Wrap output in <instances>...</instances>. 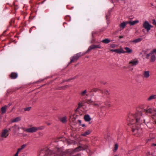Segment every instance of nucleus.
<instances>
[{
	"mask_svg": "<svg viewBox=\"0 0 156 156\" xmlns=\"http://www.w3.org/2000/svg\"><path fill=\"white\" fill-rule=\"evenodd\" d=\"M144 121L142 117L140 112H137L135 114L130 113L127 119L128 125L131 126L133 132H137L140 126Z\"/></svg>",
	"mask_w": 156,
	"mask_h": 156,
	"instance_id": "1",
	"label": "nucleus"
},
{
	"mask_svg": "<svg viewBox=\"0 0 156 156\" xmlns=\"http://www.w3.org/2000/svg\"><path fill=\"white\" fill-rule=\"evenodd\" d=\"M100 92L95 96L94 98L96 101H94L92 105L98 107L102 104L104 100L108 98L110 94L108 91L107 90H100Z\"/></svg>",
	"mask_w": 156,
	"mask_h": 156,
	"instance_id": "2",
	"label": "nucleus"
},
{
	"mask_svg": "<svg viewBox=\"0 0 156 156\" xmlns=\"http://www.w3.org/2000/svg\"><path fill=\"white\" fill-rule=\"evenodd\" d=\"M39 156H64L62 153L55 154L53 153L52 151L48 149L41 150L39 154Z\"/></svg>",
	"mask_w": 156,
	"mask_h": 156,
	"instance_id": "3",
	"label": "nucleus"
},
{
	"mask_svg": "<svg viewBox=\"0 0 156 156\" xmlns=\"http://www.w3.org/2000/svg\"><path fill=\"white\" fill-rule=\"evenodd\" d=\"M143 27L148 32L151 30V28L153 27V26L150 24L147 21H145L143 25Z\"/></svg>",
	"mask_w": 156,
	"mask_h": 156,
	"instance_id": "4",
	"label": "nucleus"
},
{
	"mask_svg": "<svg viewBox=\"0 0 156 156\" xmlns=\"http://www.w3.org/2000/svg\"><path fill=\"white\" fill-rule=\"evenodd\" d=\"M43 129V128H41L40 127H34L30 128L27 129L26 130V132L28 133H32L37 131L38 130L42 129Z\"/></svg>",
	"mask_w": 156,
	"mask_h": 156,
	"instance_id": "5",
	"label": "nucleus"
},
{
	"mask_svg": "<svg viewBox=\"0 0 156 156\" xmlns=\"http://www.w3.org/2000/svg\"><path fill=\"white\" fill-rule=\"evenodd\" d=\"M81 55H82L81 52H80L74 55L72 57L70 58V63H71L77 60Z\"/></svg>",
	"mask_w": 156,
	"mask_h": 156,
	"instance_id": "6",
	"label": "nucleus"
},
{
	"mask_svg": "<svg viewBox=\"0 0 156 156\" xmlns=\"http://www.w3.org/2000/svg\"><path fill=\"white\" fill-rule=\"evenodd\" d=\"M139 63V61L137 58L133 59L129 62V65L130 66H135Z\"/></svg>",
	"mask_w": 156,
	"mask_h": 156,
	"instance_id": "7",
	"label": "nucleus"
},
{
	"mask_svg": "<svg viewBox=\"0 0 156 156\" xmlns=\"http://www.w3.org/2000/svg\"><path fill=\"white\" fill-rule=\"evenodd\" d=\"M96 48H101V47L100 45H91L88 48L87 52H89L91 50L94 49Z\"/></svg>",
	"mask_w": 156,
	"mask_h": 156,
	"instance_id": "8",
	"label": "nucleus"
},
{
	"mask_svg": "<svg viewBox=\"0 0 156 156\" xmlns=\"http://www.w3.org/2000/svg\"><path fill=\"white\" fill-rule=\"evenodd\" d=\"M8 130L7 129H4L3 130L1 134V136L2 137L6 138L9 135V134L8 133Z\"/></svg>",
	"mask_w": 156,
	"mask_h": 156,
	"instance_id": "9",
	"label": "nucleus"
},
{
	"mask_svg": "<svg viewBox=\"0 0 156 156\" xmlns=\"http://www.w3.org/2000/svg\"><path fill=\"white\" fill-rule=\"evenodd\" d=\"M12 132L14 134L16 133L17 131H19L20 129V127L16 125L12 126Z\"/></svg>",
	"mask_w": 156,
	"mask_h": 156,
	"instance_id": "10",
	"label": "nucleus"
},
{
	"mask_svg": "<svg viewBox=\"0 0 156 156\" xmlns=\"http://www.w3.org/2000/svg\"><path fill=\"white\" fill-rule=\"evenodd\" d=\"M143 77L145 78H148L150 76V71H144L143 73Z\"/></svg>",
	"mask_w": 156,
	"mask_h": 156,
	"instance_id": "11",
	"label": "nucleus"
},
{
	"mask_svg": "<svg viewBox=\"0 0 156 156\" xmlns=\"http://www.w3.org/2000/svg\"><path fill=\"white\" fill-rule=\"evenodd\" d=\"M18 77V74L16 73L12 72L9 75L10 78L12 79H16Z\"/></svg>",
	"mask_w": 156,
	"mask_h": 156,
	"instance_id": "12",
	"label": "nucleus"
},
{
	"mask_svg": "<svg viewBox=\"0 0 156 156\" xmlns=\"http://www.w3.org/2000/svg\"><path fill=\"white\" fill-rule=\"evenodd\" d=\"M139 22L138 20H136L133 21H127V23L129 24L131 26H133L135 25L136 23H138Z\"/></svg>",
	"mask_w": 156,
	"mask_h": 156,
	"instance_id": "13",
	"label": "nucleus"
},
{
	"mask_svg": "<svg viewBox=\"0 0 156 156\" xmlns=\"http://www.w3.org/2000/svg\"><path fill=\"white\" fill-rule=\"evenodd\" d=\"M156 98V95H151L147 99L148 101H151Z\"/></svg>",
	"mask_w": 156,
	"mask_h": 156,
	"instance_id": "14",
	"label": "nucleus"
},
{
	"mask_svg": "<svg viewBox=\"0 0 156 156\" xmlns=\"http://www.w3.org/2000/svg\"><path fill=\"white\" fill-rule=\"evenodd\" d=\"M156 59V57L155 55L152 54L151 57L150 61L151 62H154Z\"/></svg>",
	"mask_w": 156,
	"mask_h": 156,
	"instance_id": "15",
	"label": "nucleus"
},
{
	"mask_svg": "<svg viewBox=\"0 0 156 156\" xmlns=\"http://www.w3.org/2000/svg\"><path fill=\"white\" fill-rule=\"evenodd\" d=\"M115 52L117 53H125V51L122 49H115Z\"/></svg>",
	"mask_w": 156,
	"mask_h": 156,
	"instance_id": "16",
	"label": "nucleus"
},
{
	"mask_svg": "<svg viewBox=\"0 0 156 156\" xmlns=\"http://www.w3.org/2000/svg\"><path fill=\"white\" fill-rule=\"evenodd\" d=\"M124 49L126 50V51H125V53H131L132 52V50L128 47H126L124 48Z\"/></svg>",
	"mask_w": 156,
	"mask_h": 156,
	"instance_id": "17",
	"label": "nucleus"
},
{
	"mask_svg": "<svg viewBox=\"0 0 156 156\" xmlns=\"http://www.w3.org/2000/svg\"><path fill=\"white\" fill-rule=\"evenodd\" d=\"M87 91L86 90H85L82 92H81L80 95L81 97L84 96L85 95H86L87 96H88L89 95L88 94H87Z\"/></svg>",
	"mask_w": 156,
	"mask_h": 156,
	"instance_id": "18",
	"label": "nucleus"
},
{
	"mask_svg": "<svg viewBox=\"0 0 156 156\" xmlns=\"http://www.w3.org/2000/svg\"><path fill=\"white\" fill-rule=\"evenodd\" d=\"M21 117H17L16 118L13 119L12 120V122H15L20 121L21 120Z\"/></svg>",
	"mask_w": 156,
	"mask_h": 156,
	"instance_id": "19",
	"label": "nucleus"
},
{
	"mask_svg": "<svg viewBox=\"0 0 156 156\" xmlns=\"http://www.w3.org/2000/svg\"><path fill=\"white\" fill-rule=\"evenodd\" d=\"M144 111L147 113H151L152 111V109L151 108H149L147 109H144Z\"/></svg>",
	"mask_w": 156,
	"mask_h": 156,
	"instance_id": "20",
	"label": "nucleus"
},
{
	"mask_svg": "<svg viewBox=\"0 0 156 156\" xmlns=\"http://www.w3.org/2000/svg\"><path fill=\"white\" fill-rule=\"evenodd\" d=\"M7 107V106L5 105L4 106L1 108V111L2 114H4L6 112Z\"/></svg>",
	"mask_w": 156,
	"mask_h": 156,
	"instance_id": "21",
	"label": "nucleus"
},
{
	"mask_svg": "<svg viewBox=\"0 0 156 156\" xmlns=\"http://www.w3.org/2000/svg\"><path fill=\"white\" fill-rule=\"evenodd\" d=\"M27 145V144H23L17 150L19 152L21 151L23 149H24L26 147Z\"/></svg>",
	"mask_w": 156,
	"mask_h": 156,
	"instance_id": "22",
	"label": "nucleus"
},
{
	"mask_svg": "<svg viewBox=\"0 0 156 156\" xmlns=\"http://www.w3.org/2000/svg\"><path fill=\"white\" fill-rule=\"evenodd\" d=\"M91 131L90 130H88L86 131L85 133L82 134V135L83 136H85L89 134L91 132Z\"/></svg>",
	"mask_w": 156,
	"mask_h": 156,
	"instance_id": "23",
	"label": "nucleus"
},
{
	"mask_svg": "<svg viewBox=\"0 0 156 156\" xmlns=\"http://www.w3.org/2000/svg\"><path fill=\"white\" fill-rule=\"evenodd\" d=\"M84 119L87 122H89L90 120V118L89 115H85L84 116Z\"/></svg>",
	"mask_w": 156,
	"mask_h": 156,
	"instance_id": "24",
	"label": "nucleus"
},
{
	"mask_svg": "<svg viewBox=\"0 0 156 156\" xmlns=\"http://www.w3.org/2000/svg\"><path fill=\"white\" fill-rule=\"evenodd\" d=\"M127 24L128 23H127V21L123 22L120 24V26L121 27H122V29H123L126 26V24Z\"/></svg>",
	"mask_w": 156,
	"mask_h": 156,
	"instance_id": "25",
	"label": "nucleus"
},
{
	"mask_svg": "<svg viewBox=\"0 0 156 156\" xmlns=\"http://www.w3.org/2000/svg\"><path fill=\"white\" fill-rule=\"evenodd\" d=\"M142 40V39L141 38H138L133 40L132 42H133L136 43L141 41Z\"/></svg>",
	"mask_w": 156,
	"mask_h": 156,
	"instance_id": "26",
	"label": "nucleus"
},
{
	"mask_svg": "<svg viewBox=\"0 0 156 156\" xmlns=\"http://www.w3.org/2000/svg\"><path fill=\"white\" fill-rule=\"evenodd\" d=\"M100 90H105V89H99L97 88H93L91 90V92H96L98 90L99 91L98 94L100 92Z\"/></svg>",
	"mask_w": 156,
	"mask_h": 156,
	"instance_id": "27",
	"label": "nucleus"
},
{
	"mask_svg": "<svg viewBox=\"0 0 156 156\" xmlns=\"http://www.w3.org/2000/svg\"><path fill=\"white\" fill-rule=\"evenodd\" d=\"M80 150H81V148H80V147H78L76 148L75 149H73V150L72 152H73V153H74L75 152H78V151H80Z\"/></svg>",
	"mask_w": 156,
	"mask_h": 156,
	"instance_id": "28",
	"label": "nucleus"
},
{
	"mask_svg": "<svg viewBox=\"0 0 156 156\" xmlns=\"http://www.w3.org/2000/svg\"><path fill=\"white\" fill-rule=\"evenodd\" d=\"M102 42L105 44H108V43L110 42V41L109 39H104L102 41Z\"/></svg>",
	"mask_w": 156,
	"mask_h": 156,
	"instance_id": "29",
	"label": "nucleus"
},
{
	"mask_svg": "<svg viewBox=\"0 0 156 156\" xmlns=\"http://www.w3.org/2000/svg\"><path fill=\"white\" fill-rule=\"evenodd\" d=\"M61 121L63 123L66 122L67 121L66 118L65 117H62L61 119Z\"/></svg>",
	"mask_w": 156,
	"mask_h": 156,
	"instance_id": "30",
	"label": "nucleus"
},
{
	"mask_svg": "<svg viewBox=\"0 0 156 156\" xmlns=\"http://www.w3.org/2000/svg\"><path fill=\"white\" fill-rule=\"evenodd\" d=\"M93 101H92L91 99L87 100L86 102L88 104H89L91 105H92V103H93Z\"/></svg>",
	"mask_w": 156,
	"mask_h": 156,
	"instance_id": "31",
	"label": "nucleus"
},
{
	"mask_svg": "<svg viewBox=\"0 0 156 156\" xmlns=\"http://www.w3.org/2000/svg\"><path fill=\"white\" fill-rule=\"evenodd\" d=\"M153 54L152 53V52L151 51V52L148 54H147L146 55V58L147 59H148L149 58V57L150 56H151Z\"/></svg>",
	"mask_w": 156,
	"mask_h": 156,
	"instance_id": "32",
	"label": "nucleus"
},
{
	"mask_svg": "<svg viewBox=\"0 0 156 156\" xmlns=\"http://www.w3.org/2000/svg\"><path fill=\"white\" fill-rule=\"evenodd\" d=\"M118 148V145L117 144H115V145L114 149L113 150V151L114 152H115L117 150Z\"/></svg>",
	"mask_w": 156,
	"mask_h": 156,
	"instance_id": "33",
	"label": "nucleus"
},
{
	"mask_svg": "<svg viewBox=\"0 0 156 156\" xmlns=\"http://www.w3.org/2000/svg\"><path fill=\"white\" fill-rule=\"evenodd\" d=\"M151 51L153 54L154 53L156 54V48L153 49Z\"/></svg>",
	"mask_w": 156,
	"mask_h": 156,
	"instance_id": "34",
	"label": "nucleus"
},
{
	"mask_svg": "<svg viewBox=\"0 0 156 156\" xmlns=\"http://www.w3.org/2000/svg\"><path fill=\"white\" fill-rule=\"evenodd\" d=\"M31 107H28L24 108V110L25 111H29L30 110Z\"/></svg>",
	"mask_w": 156,
	"mask_h": 156,
	"instance_id": "35",
	"label": "nucleus"
},
{
	"mask_svg": "<svg viewBox=\"0 0 156 156\" xmlns=\"http://www.w3.org/2000/svg\"><path fill=\"white\" fill-rule=\"evenodd\" d=\"M152 23L153 25L156 26V21L155 19H153L152 20Z\"/></svg>",
	"mask_w": 156,
	"mask_h": 156,
	"instance_id": "36",
	"label": "nucleus"
},
{
	"mask_svg": "<svg viewBox=\"0 0 156 156\" xmlns=\"http://www.w3.org/2000/svg\"><path fill=\"white\" fill-rule=\"evenodd\" d=\"M21 129L23 130V131L26 132V130L27 129H26L25 128L24 126H22L21 127Z\"/></svg>",
	"mask_w": 156,
	"mask_h": 156,
	"instance_id": "37",
	"label": "nucleus"
},
{
	"mask_svg": "<svg viewBox=\"0 0 156 156\" xmlns=\"http://www.w3.org/2000/svg\"><path fill=\"white\" fill-rule=\"evenodd\" d=\"M12 90L11 89L8 90L7 91V93L8 94L12 93Z\"/></svg>",
	"mask_w": 156,
	"mask_h": 156,
	"instance_id": "38",
	"label": "nucleus"
},
{
	"mask_svg": "<svg viewBox=\"0 0 156 156\" xmlns=\"http://www.w3.org/2000/svg\"><path fill=\"white\" fill-rule=\"evenodd\" d=\"M20 152L18 151L17 150L16 153V154H15L14 156H18L19 153Z\"/></svg>",
	"mask_w": 156,
	"mask_h": 156,
	"instance_id": "39",
	"label": "nucleus"
},
{
	"mask_svg": "<svg viewBox=\"0 0 156 156\" xmlns=\"http://www.w3.org/2000/svg\"><path fill=\"white\" fill-rule=\"evenodd\" d=\"M78 105H79V107H80L82 106L83 105H82V104L80 103L78 104Z\"/></svg>",
	"mask_w": 156,
	"mask_h": 156,
	"instance_id": "40",
	"label": "nucleus"
},
{
	"mask_svg": "<svg viewBox=\"0 0 156 156\" xmlns=\"http://www.w3.org/2000/svg\"><path fill=\"white\" fill-rule=\"evenodd\" d=\"M32 100L33 101V102L34 103H35L36 102V101L37 100V99L35 98V99H34L33 100Z\"/></svg>",
	"mask_w": 156,
	"mask_h": 156,
	"instance_id": "41",
	"label": "nucleus"
},
{
	"mask_svg": "<svg viewBox=\"0 0 156 156\" xmlns=\"http://www.w3.org/2000/svg\"><path fill=\"white\" fill-rule=\"evenodd\" d=\"M75 78V77H74L72 78L69 79L68 80V81H70L74 79Z\"/></svg>",
	"mask_w": 156,
	"mask_h": 156,
	"instance_id": "42",
	"label": "nucleus"
},
{
	"mask_svg": "<svg viewBox=\"0 0 156 156\" xmlns=\"http://www.w3.org/2000/svg\"><path fill=\"white\" fill-rule=\"evenodd\" d=\"M110 51L112 52H115V49H111L110 50Z\"/></svg>",
	"mask_w": 156,
	"mask_h": 156,
	"instance_id": "43",
	"label": "nucleus"
},
{
	"mask_svg": "<svg viewBox=\"0 0 156 156\" xmlns=\"http://www.w3.org/2000/svg\"><path fill=\"white\" fill-rule=\"evenodd\" d=\"M78 121V122H79L80 125H81V121L80 120H79Z\"/></svg>",
	"mask_w": 156,
	"mask_h": 156,
	"instance_id": "44",
	"label": "nucleus"
},
{
	"mask_svg": "<svg viewBox=\"0 0 156 156\" xmlns=\"http://www.w3.org/2000/svg\"><path fill=\"white\" fill-rule=\"evenodd\" d=\"M67 86H67V85L66 86H64V87H63V88H62V89H65V88H66Z\"/></svg>",
	"mask_w": 156,
	"mask_h": 156,
	"instance_id": "45",
	"label": "nucleus"
},
{
	"mask_svg": "<svg viewBox=\"0 0 156 156\" xmlns=\"http://www.w3.org/2000/svg\"><path fill=\"white\" fill-rule=\"evenodd\" d=\"M12 129V126L10 127L9 129V130L11 131V129Z\"/></svg>",
	"mask_w": 156,
	"mask_h": 156,
	"instance_id": "46",
	"label": "nucleus"
},
{
	"mask_svg": "<svg viewBox=\"0 0 156 156\" xmlns=\"http://www.w3.org/2000/svg\"><path fill=\"white\" fill-rule=\"evenodd\" d=\"M143 52H144V54H145V53H146V51H145V50H143Z\"/></svg>",
	"mask_w": 156,
	"mask_h": 156,
	"instance_id": "47",
	"label": "nucleus"
},
{
	"mask_svg": "<svg viewBox=\"0 0 156 156\" xmlns=\"http://www.w3.org/2000/svg\"><path fill=\"white\" fill-rule=\"evenodd\" d=\"M105 105H106V106H110V104H105Z\"/></svg>",
	"mask_w": 156,
	"mask_h": 156,
	"instance_id": "48",
	"label": "nucleus"
},
{
	"mask_svg": "<svg viewBox=\"0 0 156 156\" xmlns=\"http://www.w3.org/2000/svg\"><path fill=\"white\" fill-rule=\"evenodd\" d=\"M81 125L83 127L85 126V125L84 124H82Z\"/></svg>",
	"mask_w": 156,
	"mask_h": 156,
	"instance_id": "49",
	"label": "nucleus"
},
{
	"mask_svg": "<svg viewBox=\"0 0 156 156\" xmlns=\"http://www.w3.org/2000/svg\"><path fill=\"white\" fill-rule=\"evenodd\" d=\"M119 37L120 38H122L123 37L122 36H120Z\"/></svg>",
	"mask_w": 156,
	"mask_h": 156,
	"instance_id": "50",
	"label": "nucleus"
},
{
	"mask_svg": "<svg viewBox=\"0 0 156 156\" xmlns=\"http://www.w3.org/2000/svg\"><path fill=\"white\" fill-rule=\"evenodd\" d=\"M11 105V104L10 103L8 105V106L9 107Z\"/></svg>",
	"mask_w": 156,
	"mask_h": 156,
	"instance_id": "51",
	"label": "nucleus"
},
{
	"mask_svg": "<svg viewBox=\"0 0 156 156\" xmlns=\"http://www.w3.org/2000/svg\"><path fill=\"white\" fill-rule=\"evenodd\" d=\"M153 145L154 146H156V144H153Z\"/></svg>",
	"mask_w": 156,
	"mask_h": 156,
	"instance_id": "52",
	"label": "nucleus"
},
{
	"mask_svg": "<svg viewBox=\"0 0 156 156\" xmlns=\"http://www.w3.org/2000/svg\"><path fill=\"white\" fill-rule=\"evenodd\" d=\"M151 6H153V4H152V3H151Z\"/></svg>",
	"mask_w": 156,
	"mask_h": 156,
	"instance_id": "53",
	"label": "nucleus"
},
{
	"mask_svg": "<svg viewBox=\"0 0 156 156\" xmlns=\"http://www.w3.org/2000/svg\"><path fill=\"white\" fill-rule=\"evenodd\" d=\"M106 19H107V16H106Z\"/></svg>",
	"mask_w": 156,
	"mask_h": 156,
	"instance_id": "54",
	"label": "nucleus"
},
{
	"mask_svg": "<svg viewBox=\"0 0 156 156\" xmlns=\"http://www.w3.org/2000/svg\"><path fill=\"white\" fill-rule=\"evenodd\" d=\"M155 124H156V121L155 122Z\"/></svg>",
	"mask_w": 156,
	"mask_h": 156,
	"instance_id": "55",
	"label": "nucleus"
},
{
	"mask_svg": "<svg viewBox=\"0 0 156 156\" xmlns=\"http://www.w3.org/2000/svg\"><path fill=\"white\" fill-rule=\"evenodd\" d=\"M155 35H156V34H155Z\"/></svg>",
	"mask_w": 156,
	"mask_h": 156,
	"instance_id": "56",
	"label": "nucleus"
}]
</instances>
